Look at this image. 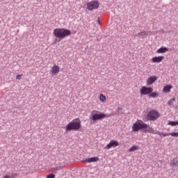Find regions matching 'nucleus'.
Listing matches in <instances>:
<instances>
[{"mask_svg":"<svg viewBox=\"0 0 178 178\" xmlns=\"http://www.w3.org/2000/svg\"><path fill=\"white\" fill-rule=\"evenodd\" d=\"M53 34L56 38L63 39L65 38V37L70 35L72 31L69 29L57 28L54 30Z\"/></svg>","mask_w":178,"mask_h":178,"instance_id":"obj_3","label":"nucleus"},{"mask_svg":"<svg viewBox=\"0 0 178 178\" xmlns=\"http://www.w3.org/2000/svg\"><path fill=\"white\" fill-rule=\"evenodd\" d=\"M165 57L161 56H156L152 58V63H161L162 60H163Z\"/></svg>","mask_w":178,"mask_h":178,"instance_id":"obj_11","label":"nucleus"},{"mask_svg":"<svg viewBox=\"0 0 178 178\" xmlns=\"http://www.w3.org/2000/svg\"><path fill=\"white\" fill-rule=\"evenodd\" d=\"M3 178H10L9 175H6Z\"/></svg>","mask_w":178,"mask_h":178,"instance_id":"obj_27","label":"nucleus"},{"mask_svg":"<svg viewBox=\"0 0 178 178\" xmlns=\"http://www.w3.org/2000/svg\"><path fill=\"white\" fill-rule=\"evenodd\" d=\"M161 115L159 114V112L155 110H152L147 113V119L148 120H152V122H154Z\"/></svg>","mask_w":178,"mask_h":178,"instance_id":"obj_4","label":"nucleus"},{"mask_svg":"<svg viewBox=\"0 0 178 178\" xmlns=\"http://www.w3.org/2000/svg\"><path fill=\"white\" fill-rule=\"evenodd\" d=\"M175 101H176V98L173 97L168 102V104L170 106L171 105H173V102H175Z\"/></svg>","mask_w":178,"mask_h":178,"instance_id":"obj_20","label":"nucleus"},{"mask_svg":"<svg viewBox=\"0 0 178 178\" xmlns=\"http://www.w3.org/2000/svg\"><path fill=\"white\" fill-rule=\"evenodd\" d=\"M168 124H170V126H177L178 121H171L168 123Z\"/></svg>","mask_w":178,"mask_h":178,"instance_id":"obj_21","label":"nucleus"},{"mask_svg":"<svg viewBox=\"0 0 178 178\" xmlns=\"http://www.w3.org/2000/svg\"><path fill=\"white\" fill-rule=\"evenodd\" d=\"M138 149H140V147L136 145H133L128 149V152H133L134 151H137Z\"/></svg>","mask_w":178,"mask_h":178,"instance_id":"obj_17","label":"nucleus"},{"mask_svg":"<svg viewBox=\"0 0 178 178\" xmlns=\"http://www.w3.org/2000/svg\"><path fill=\"white\" fill-rule=\"evenodd\" d=\"M156 80H158V76H150L147 79V84L148 86H151L154 84V83H155Z\"/></svg>","mask_w":178,"mask_h":178,"instance_id":"obj_9","label":"nucleus"},{"mask_svg":"<svg viewBox=\"0 0 178 178\" xmlns=\"http://www.w3.org/2000/svg\"><path fill=\"white\" fill-rule=\"evenodd\" d=\"M139 38H147L148 37V34L145 31L140 32L138 34Z\"/></svg>","mask_w":178,"mask_h":178,"instance_id":"obj_15","label":"nucleus"},{"mask_svg":"<svg viewBox=\"0 0 178 178\" xmlns=\"http://www.w3.org/2000/svg\"><path fill=\"white\" fill-rule=\"evenodd\" d=\"M152 91H154L152 88H147L145 86H143L140 89V95H149Z\"/></svg>","mask_w":178,"mask_h":178,"instance_id":"obj_7","label":"nucleus"},{"mask_svg":"<svg viewBox=\"0 0 178 178\" xmlns=\"http://www.w3.org/2000/svg\"><path fill=\"white\" fill-rule=\"evenodd\" d=\"M59 72H60V68L59 66L54 65L51 67V73H52V74H58Z\"/></svg>","mask_w":178,"mask_h":178,"instance_id":"obj_10","label":"nucleus"},{"mask_svg":"<svg viewBox=\"0 0 178 178\" xmlns=\"http://www.w3.org/2000/svg\"><path fill=\"white\" fill-rule=\"evenodd\" d=\"M23 76V74H17V80H22V77Z\"/></svg>","mask_w":178,"mask_h":178,"instance_id":"obj_24","label":"nucleus"},{"mask_svg":"<svg viewBox=\"0 0 178 178\" xmlns=\"http://www.w3.org/2000/svg\"><path fill=\"white\" fill-rule=\"evenodd\" d=\"M172 137H178V132H172L170 134Z\"/></svg>","mask_w":178,"mask_h":178,"instance_id":"obj_22","label":"nucleus"},{"mask_svg":"<svg viewBox=\"0 0 178 178\" xmlns=\"http://www.w3.org/2000/svg\"><path fill=\"white\" fill-rule=\"evenodd\" d=\"M99 161V158L98 157H92V158H88L86 159L84 162L85 163H91L92 162H98Z\"/></svg>","mask_w":178,"mask_h":178,"instance_id":"obj_12","label":"nucleus"},{"mask_svg":"<svg viewBox=\"0 0 178 178\" xmlns=\"http://www.w3.org/2000/svg\"><path fill=\"white\" fill-rule=\"evenodd\" d=\"M170 166L175 168V166H178V158H175L170 162Z\"/></svg>","mask_w":178,"mask_h":178,"instance_id":"obj_16","label":"nucleus"},{"mask_svg":"<svg viewBox=\"0 0 178 178\" xmlns=\"http://www.w3.org/2000/svg\"><path fill=\"white\" fill-rule=\"evenodd\" d=\"M99 100L101 102H105V101H106V97L104 95V94H101L99 95Z\"/></svg>","mask_w":178,"mask_h":178,"instance_id":"obj_19","label":"nucleus"},{"mask_svg":"<svg viewBox=\"0 0 178 178\" xmlns=\"http://www.w3.org/2000/svg\"><path fill=\"white\" fill-rule=\"evenodd\" d=\"M62 170L61 166L56 167V168H53V172H55V170Z\"/></svg>","mask_w":178,"mask_h":178,"instance_id":"obj_23","label":"nucleus"},{"mask_svg":"<svg viewBox=\"0 0 178 178\" xmlns=\"http://www.w3.org/2000/svg\"><path fill=\"white\" fill-rule=\"evenodd\" d=\"M94 112H95V113H98V111H92V113H94Z\"/></svg>","mask_w":178,"mask_h":178,"instance_id":"obj_28","label":"nucleus"},{"mask_svg":"<svg viewBox=\"0 0 178 178\" xmlns=\"http://www.w3.org/2000/svg\"><path fill=\"white\" fill-rule=\"evenodd\" d=\"M150 98H156V97H159V93L156 92H151L149 95Z\"/></svg>","mask_w":178,"mask_h":178,"instance_id":"obj_18","label":"nucleus"},{"mask_svg":"<svg viewBox=\"0 0 178 178\" xmlns=\"http://www.w3.org/2000/svg\"><path fill=\"white\" fill-rule=\"evenodd\" d=\"M172 88H173V86L172 85H167L163 87L162 92L164 94H168V92H170V90Z\"/></svg>","mask_w":178,"mask_h":178,"instance_id":"obj_13","label":"nucleus"},{"mask_svg":"<svg viewBox=\"0 0 178 178\" xmlns=\"http://www.w3.org/2000/svg\"><path fill=\"white\" fill-rule=\"evenodd\" d=\"M81 129V121L79 118L74 119L65 126V131H79Z\"/></svg>","mask_w":178,"mask_h":178,"instance_id":"obj_2","label":"nucleus"},{"mask_svg":"<svg viewBox=\"0 0 178 178\" xmlns=\"http://www.w3.org/2000/svg\"><path fill=\"white\" fill-rule=\"evenodd\" d=\"M169 51L168 47H161L156 50V54H166Z\"/></svg>","mask_w":178,"mask_h":178,"instance_id":"obj_14","label":"nucleus"},{"mask_svg":"<svg viewBox=\"0 0 178 178\" xmlns=\"http://www.w3.org/2000/svg\"><path fill=\"white\" fill-rule=\"evenodd\" d=\"M47 178H55V175L50 174V175L47 176Z\"/></svg>","mask_w":178,"mask_h":178,"instance_id":"obj_25","label":"nucleus"},{"mask_svg":"<svg viewBox=\"0 0 178 178\" xmlns=\"http://www.w3.org/2000/svg\"><path fill=\"white\" fill-rule=\"evenodd\" d=\"M133 131H140L141 130L142 133H152L154 134L155 131L148 124H145L143 120H138L132 126Z\"/></svg>","mask_w":178,"mask_h":178,"instance_id":"obj_1","label":"nucleus"},{"mask_svg":"<svg viewBox=\"0 0 178 178\" xmlns=\"http://www.w3.org/2000/svg\"><path fill=\"white\" fill-rule=\"evenodd\" d=\"M162 136L163 137H168V136H170V134L164 133V134H162Z\"/></svg>","mask_w":178,"mask_h":178,"instance_id":"obj_26","label":"nucleus"},{"mask_svg":"<svg viewBox=\"0 0 178 178\" xmlns=\"http://www.w3.org/2000/svg\"><path fill=\"white\" fill-rule=\"evenodd\" d=\"M116 147H119V142H118V140H112L106 147H104V149H111V148H116Z\"/></svg>","mask_w":178,"mask_h":178,"instance_id":"obj_8","label":"nucleus"},{"mask_svg":"<svg viewBox=\"0 0 178 178\" xmlns=\"http://www.w3.org/2000/svg\"><path fill=\"white\" fill-rule=\"evenodd\" d=\"M87 7L88 10H94V9H98V8H99V1L97 0L89 1L87 3Z\"/></svg>","mask_w":178,"mask_h":178,"instance_id":"obj_5","label":"nucleus"},{"mask_svg":"<svg viewBox=\"0 0 178 178\" xmlns=\"http://www.w3.org/2000/svg\"><path fill=\"white\" fill-rule=\"evenodd\" d=\"M98 23H99H99H100V21H99V19H98Z\"/></svg>","mask_w":178,"mask_h":178,"instance_id":"obj_29","label":"nucleus"},{"mask_svg":"<svg viewBox=\"0 0 178 178\" xmlns=\"http://www.w3.org/2000/svg\"><path fill=\"white\" fill-rule=\"evenodd\" d=\"M105 118H106V114L105 113H94L90 119H92L93 122H97V120H102V119H105Z\"/></svg>","mask_w":178,"mask_h":178,"instance_id":"obj_6","label":"nucleus"}]
</instances>
